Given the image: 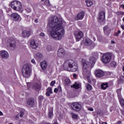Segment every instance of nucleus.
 <instances>
[{
  "label": "nucleus",
  "instance_id": "obj_24",
  "mask_svg": "<svg viewBox=\"0 0 124 124\" xmlns=\"http://www.w3.org/2000/svg\"><path fill=\"white\" fill-rule=\"evenodd\" d=\"M42 58H43V55L40 52H38L36 54V59H37V60H41Z\"/></svg>",
  "mask_w": 124,
  "mask_h": 124
},
{
  "label": "nucleus",
  "instance_id": "obj_7",
  "mask_svg": "<svg viewBox=\"0 0 124 124\" xmlns=\"http://www.w3.org/2000/svg\"><path fill=\"white\" fill-rule=\"evenodd\" d=\"M27 84L29 90H31V89H33V90H38L40 89V85L38 83H34L31 84L30 82H28Z\"/></svg>",
  "mask_w": 124,
  "mask_h": 124
},
{
  "label": "nucleus",
  "instance_id": "obj_1",
  "mask_svg": "<svg viewBox=\"0 0 124 124\" xmlns=\"http://www.w3.org/2000/svg\"><path fill=\"white\" fill-rule=\"evenodd\" d=\"M48 27L50 29L48 32L51 37L55 40H62L65 33L62 19L56 16H51L48 20Z\"/></svg>",
  "mask_w": 124,
  "mask_h": 124
},
{
  "label": "nucleus",
  "instance_id": "obj_11",
  "mask_svg": "<svg viewBox=\"0 0 124 124\" xmlns=\"http://www.w3.org/2000/svg\"><path fill=\"white\" fill-rule=\"evenodd\" d=\"M84 45L85 46H87V47H93V46L94 45V43H93V42L92 40L89 38H87L85 39L84 42Z\"/></svg>",
  "mask_w": 124,
  "mask_h": 124
},
{
  "label": "nucleus",
  "instance_id": "obj_13",
  "mask_svg": "<svg viewBox=\"0 0 124 124\" xmlns=\"http://www.w3.org/2000/svg\"><path fill=\"white\" fill-rule=\"evenodd\" d=\"M65 55V51L63 48H60L58 51V56L59 58H63Z\"/></svg>",
  "mask_w": 124,
  "mask_h": 124
},
{
  "label": "nucleus",
  "instance_id": "obj_54",
  "mask_svg": "<svg viewBox=\"0 0 124 124\" xmlns=\"http://www.w3.org/2000/svg\"><path fill=\"white\" fill-rule=\"evenodd\" d=\"M111 44H115V41H111Z\"/></svg>",
  "mask_w": 124,
  "mask_h": 124
},
{
  "label": "nucleus",
  "instance_id": "obj_41",
  "mask_svg": "<svg viewBox=\"0 0 124 124\" xmlns=\"http://www.w3.org/2000/svg\"><path fill=\"white\" fill-rule=\"evenodd\" d=\"M40 36H42V37H44V36H45V34L43 32H41L40 33Z\"/></svg>",
  "mask_w": 124,
  "mask_h": 124
},
{
  "label": "nucleus",
  "instance_id": "obj_21",
  "mask_svg": "<svg viewBox=\"0 0 124 124\" xmlns=\"http://www.w3.org/2000/svg\"><path fill=\"white\" fill-rule=\"evenodd\" d=\"M22 36L24 37H29L31 35V31H24L22 33Z\"/></svg>",
  "mask_w": 124,
  "mask_h": 124
},
{
  "label": "nucleus",
  "instance_id": "obj_33",
  "mask_svg": "<svg viewBox=\"0 0 124 124\" xmlns=\"http://www.w3.org/2000/svg\"><path fill=\"white\" fill-rule=\"evenodd\" d=\"M47 92H48L49 93H52L53 92L52 91V88L49 87L47 88Z\"/></svg>",
  "mask_w": 124,
  "mask_h": 124
},
{
  "label": "nucleus",
  "instance_id": "obj_3",
  "mask_svg": "<svg viewBox=\"0 0 124 124\" xmlns=\"http://www.w3.org/2000/svg\"><path fill=\"white\" fill-rule=\"evenodd\" d=\"M63 68L67 71L71 70L72 72H75L78 69V65L75 61L72 60H68L64 63Z\"/></svg>",
  "mask_w": 124,
  "mask_h": 124
},
{
  "label": "nucleus",
  "instance_id": "obj_20",
  "mask_svg": "<svg viewBox=\"0 0 124 124\" xmlns=\"http://www.w3.org/2000/svg\"><path fill=\"white\" fill-rule=\"evenodd\" d=\"M28 105L31 106V107H32V106H34L35 105V103L34 102V100L33 99H29L27 102Z\"/></svg>",
  "mask_w": 124,
  "mask_h": 124
},
{
  "label": "nucleus",
  "instance_id": "obj_6",
  "mask_svg": "<svg viewBox=\"0 0 124 124\" xmlns=\"http://www.w3.org/2000/svg\"><path fill=\"white\" fill-rule=\"evenodd\" d=\"M101 61L103 63H108L111 61V55L110 53H105L102 56Z\"/></svg>",
  "mask_w": 124,
  "mask_h": 124
},
{
  "label": "nucleus",
  "instance_id": "obj_57",
  "mask_svg": "<svg viewBox=\"0 0 124 124\" xmlns=\"http://www.w3.org/2000/svg\"><path fill=\"white\" fill-rule=\"evenodd\" d=\"M53 124H58V123L55 122V123H54Z\"/></svg>",
  "mask_w": 124,
  "mask_h": 124
},
{
  "label": "nucleus",
  "instance_id": "obj_60",
  "mask_svg": "<svg viewBox=\"0 0 124 124\" xmlns=\"http://www.w3.org/2000/svg\"><path fill=\"white\" fill-rule=\"evenodd\" d=\"M123 20L124 21V18H123Z\"/></svg>",
  "mask_w": 124,
  "mask_h": 124
},
{
  "label": "nucleus",
  "instance_id": "obj_32",
  "mask_svg": "<svg viewBox=\"0 0 124 124\" xmlns=\"http://www.w3.org/2000/svg\"><path fill=\"white\" fill-rule=\"evenodd\" d=\"M116 15L121 16V15H124V12L122 11L117 12L116 13Z\"/></svg>",
  "mask_w": 124,
  "mask_h": 124
},
{
  "label": "nucleus",
  "instance_id": "obj_35",
  "mask_svg": "<svg viewBox=\"0 0 124 124\" xmlns=\"http://www.w3.org/2000/svg\"><path fill=\"white\" fill-rule=\"evenodd\" d=\"M116 62H112L110 63V65L111 66H112V67H114V66H116Z\"/></svg>",
  "mask_w": 124,
  "mask_h": 124
},
{
  "label": "nucleus",
  "instance_id": "obj_29",
  "mask_svg": "<svg viewBox=\"0 0 124 124\" xmlns=\"http://www.w3.org/2000/svg\"><path fill=\"white\" fill-rule=\"evenodd\" d=\"M85 2L87 4V6L90 7L93 5V2L89 0H85Z\"/></svg>",
  "mask_w": 124,
  "mask_h": 124
},
{
  "label": "nucleus",
  "instance_id": "obj_34",
  "mask_svg": "<svg viewBox=\"0 0 124 124\" xmlns=\"http://www.w3.org/2000/svg\"><path fill=\"white\" fill-rule=\"evenodd\" d=\"M72 118H73V119H77V118H78V115H77L74 113H72Z\"/></svg>",
  "mask_w": 124,
  "mask_h": 124
},
{
  "label": "nucleus",
  "instance_id": "obj_48",
  "mask_svg": "<svg viewBox=\"0 0 124 124\" xmlns=\"http://www.w3.org/2000/svg\"><path fill=\"white\" fill-rule=\"evenodd\" d=\"M31 62L32 63H35V61H34V59H32Z\"/></svg>",
  "mask_w": 124,
  "mask_h": 124
},
{
  "label": "nucleus",
  "instance_id": "obj_22",
  "mask_svg": "<svg viewBox=\"0 0 124 124\" xmlns=\"http://www.w3.org/2000/svg\"><path fill=\"white\" fill-rule=\"evenodd\" d=\"M53 108L49 107L48 108V116L49 118H52L53 117Z\"/></svg>",
  "mask_w": 124,
  "mask_h": 124
},
{
  "label": "nucleus",
  "instance_id": "obj_2",
  "mask_svg": "<svg viewBox=\"0 0 124 124\" xmlns=\"http://www.w3.org/2000/svg\"><path fill=\"white\" fill-rule=\"evenodd\" d=\"M81 62L82 63V74L84 76H86L88 82L92 83L91 77H92V73H91V65L90 62H88L85 59H82Z\"/></svg>",
  "mask_w": 124,
  "mask_h": 124
},
{
  "label": "nucleus",
  "instance_id": "obj_45",
  "mask_svg": "<svg viewBox=\"0 0 124 124\" xmlns=\"http://www.w3.org/2000/svg\"><path fill=\"white\" fill-rule=\"evenodd\" d=\"M46 96H50V93L49 92H46Z\"/></svg>",
  "mask_w": 124,
  "mask_h": 124
},
{
  "label": "nucleus",
  "instance_id": "obj_26",
  "mask_svg": "<svg viewBox=\"0 0 124 124\" xmlns=\"http://www.w3.org/2000/svg\"><path fill=\"white\" fill-rule=\"evenodd\" d=\"M80 84L76 82L74 84L71 85V88H74L75 89L77 90L78 89H79V88H80Z\"/></svg>",
  "mask_w": 124,
  "mask_h": 124
},
{
  "label": "nucleus",
  "instance_id": "obj_49",
  "mask_svg": "<svg viewBox=\"0 0 124 124\" xmlns=\"http://www.w3.org/2000/svg\"><path fill=\"white\" fill-rule=\"evenodd\" d=\"M54 92V93H58V89L55 88Z\"/></svg>",
  "mask_w": 124,
  "mask_h": 124
},
{
  "label": "nucleus",
  "instance_id": "obj_25",
  "mask_svg": "<svg viewBox=\"0 0 124 124\" xmlns=\"http://www.w3.org/2000/svg\"><path fill=\"white\" fill-rule=\"evenodd\" d=\"M98 56V54H97V53H96L94 57H92L90 58V62H95V61H96V58H97Z\"/></svg>",
  "mask_w": 124,
  "mask_h": 124
},
{
  "label": "nucleus",
  "instance_id": "obj_31",
  "mask_svg": "<svg viewBox=\"0 0 124 124\" xmlns=\"http://www.w3.org/2000/svg\"><path fill=\"white\" fill-rule=\"evenodd\" d=\"M45 4L47 6H50V5H51V4L50 3V1H49V0H46L45 1Z\"/></svg>",
  "mask_w": 124,
  "mask_h": 124
},
{
  "label": "nucleus",
  "instance_id": "obj_43",
  "mask_svg": "<svg viewBox=\"0 0 124 124\" xmlns=\"http://www.w3.org/2000/svg\"><path fill=\"white\" fill-rule=\"evenodd\" d=\"M107 29H108V26H106L104 27V31H106V30H107Z\"/></svg>",
  "mask_w": 124,
  "mask_h": 124
},
{
  "label": "nucleus",
  "instance_id": "obj_23",
  "mask_svg": "<svg viewBox=\"0 0 124 124\" xmlns=\"http://www.w3.org/2000/svg\"><path fill=\"white\" fill-rule=\"evenodd\" d=\"M9 45L12 48H15L16 46V42L15 40H12L9 42Z\"/></svg>",
  "mask_w": 124,
  "mask_h": 124
},
{
  "label": "nucleus",
  "instance_id": "obj_30",
  "mask_svg": "<svg viewBox=\"0 0 124 124\" xmlns=\"http://www.w3.org/2000/svg\"><path fill=\"white\" fill-rule=\"evenodd\" d=\"M86 88H87V90H88V91H91V90L93 89V87H92V86L88 83L86 84Z\"/></svg>",
  "mask_w": 124,
  "mask_h": 124
},
{
  "label": "nucleus",
  "instance_id": "obj_58",
  "mask_svg": "<svg viewBox=\"0 0 124 124\" xmlns=\"http://www.w3.org/2000/svg\"><path fill=\"white\" fill-rule=\"evenodd\" d=\"M16 118H18V117H19V115H17L16 116Z\"/></svg>",
  "mask_w": 124,
  "mask_h": 124
},
{
  "label": "nucleus",
  "instance_id": "obj_16",
  "mask_svg": "<svg viewBox=\"0 0 124 124\" xmlns=\"http://www.w3.org/2000/svg\"><path fill=\"white\" fill-rule=\"evenodd\" d=\"M85 16V12H82L78 14L77 16L75 17V20L77 21L78 20H82Z\"/></svg>",
  "mask_w": 124,
  "mask_h": 124
},
{
  "label": "nucleus",
  "instance_id": "obj_38",
  "mask_svg": "<svg viewBox=\"0 0 124 124\" xmlns=\"http://www.w3.org/2000/svg\"><path fill=\"white\" fill-rule=\"evenodd\" d=\"M24 114L25 113H24V112L21 111L20 113L19 116L20 117V118H23V116H24Z\"/></svg>",
  "mask_w": 124,
  "mask_h": 124
},
{
  "label": "nucleus",
  "instance_id": "obj_51",
  "mask_svg": "<svg viewBox=\"0 0 124 124\" xmlns=\"http://www.w3.org/2000/svg\"><path fill=\"white\" fill-rule=\"evenodd\" d=\"M76 52H79L80 51V49L79 48H76L75 49Z\"/></svg>",
  "mask_w": 124,
  "mask_h": 124
},
{
  "label": "nucleus",
  "instance_id": "obj_28",
  "mask_svg": "<svg viewBox=\"0 0 124 124\" xmlns=\"http://www.w3.org/2000/svg\"><path fill=\"white\" fill-rule=\"evenodd\" d=\"M108 87H109V86H108V83H103L101 85V88L103 89V90H106V89H107V88H108Z\"/></svg>",
  "mask_w": 124,
  "mask_h": 124
},
{
  "label": "nucleus",
  "instance_id": "obj_27",
  "mask_svg": "<svg viewBox=\"0 0 124 124\" xmlns=\"http://www.w3.org/2000/svg\"><path fill=\"white\" fill-rule=\"evenodd\" d=\"M71 81L69 78H66L64 80V83L66 86H69Z\"/></svg>",
  "mask_w": 124,
  "mask_h": 124
},
{
  "label": "nucleus",
  "instance_id": "obj_10",
  "mask_svg": "<svg viewBox=\"0 0 124 124\" xmlns=\"http://www.w3.org/2000/svg\"><path fill=\"white\" fill-rule=\"evenodd\" d=\"M98 20L100 23H104V21H105V13L104 12L101 11L99 13Z\"/></svg>",
  "mask_w": 124,
  "mask_h": 124
},
{
  "label": "nucleus",
  "instance_id": "obj_52",
  "mask_svg": "<svg viewBox=\"0 0 124 124\" xmlns=\"http://www.w3.org/2000/svg\"><path fill=\"white\" fill-rule=\"evenodd\" d=\"M3 113H2V112L0 111V116H3Z\"/></svg>",
  "mask_w": 124,
  "mask_h": 124
},
{
  "label": "nucleus",
  "instance_id": "obj_17",
  "mask_svg": "<svg viewBox=\"0 0 124 124\" xmlns=\"http://www.w3.org/2000/svg\"><path fill=\"white\" fill-rule=\"evenodd\" d=\"M30 46L32 49H36L38 47V44L35 42L34 40H31L30 42Z\"/></svg>",
  "mask_w": 124,
  "mask_h": 124
},
{
  "label": "nucleus",
  "instance_id": "obj_14",
  "mask_svg": "<svg viewBox=\"0 0 124 124\" xmlns=\"http://www.w3.org/2000/svg\"><path fill=\"white\" fill-rule=\"evenodd\" d=\"M117 93L119 96V99L120 103L122 107H124V99L123 98L121 97V90H118L117 91Z\"/></svg>",
  "mask_w": 124,
  "mask_h": 124
},
{
  "label": "nucleus",
  "instance_id": "obj_46",
  "mask_svg": "<svg viewBox=\"0 0 124 124\" xmlns=\"http://www.w3.org/2000/svg\"><path fill=\"white\" fill-rule=\"evenodd\" d=\"M73 76L74 78H76V77H77V75L76 74H74L73 75Z\"/></svg>",
  "mask_w": 124,
  "mask_h": 124
},
{
  "label": "nucleus",
  "instance_id": "obj_36",
  "mask_svg": "<svg viewBox=\"0 0 124 124\" xmlns=\"http://www.w3.org/2000/svg\"><path fill=\"white\" fill-rule=\"evenodd\" d=\"M46 50H47V51H51L52 47H51V46H48L46 47Z\"/></svg>",
  "mask_w": 124,
  "mask_h": 124
},
{
  "label": "nucleus",
  "instance_id": "obj_19",
  "mask_svg": "<svg viewBox=\"0 0 124 124\" xmlns=\"http://www.w3.org/2000/svg\"><path fill=\"white\" fill-rule=\"evenodd\" d=\"M41 67L43 70H45L48 66V62L46 61H43L40 63Z\"/></svg>",
  "mask_w": 124,
  "mask_h": 124
},
{
  "label": "nucleus",
  "instance_id": "obj_4",
  "mask_svg": "<svg viewBox=\"0 0 124 124\" xmlns=\"http://www.w3.org/2000/svg\"><path fill=\"white\" fill-rule=\"evenodd\" d=\"M31 71L32 70L31 65L29 64H25L22 70L23 77L26 79L30 78L31 77Z\"/></svg>",
  "mask_w": 124,
  "mask_h": 124
},
{
  "label": "nucleus",
  "instance_id": "obj_47",
  "mask_svg": "<svg viewBox=\"0 0 124 124\" xmlns=\"http://www.w3.org/2000/svg\"><path fill=\"white\" fill-rule=\"evenodd\" d=\"M121 28L122 29V30H124V25L122 24L121 25Z\"/></svg>",
  "mask_w": 124,
  "mask_h": 124
},
{
  "label": "nucleus",
  "instance_id": "obj_15",
  "mask_svg": "<svg viewBox=\"0 0 124 124\" xmlns=\"http://www.w3.org/2000/svg\"><path fill=\"white\" fill-rule=\"evenodd\" d=\"M0 55L2 59H7L9 57L8 52L5 50L1 51L0 52Z\"/></svg>",
  "mask_w": 124,
  "mask_h": 124
},
{
  "label": "nucleus",
  "instance_id": "obj_5",
  "mask_svg": "<svg viewBox=\"0 0 124 124\" xmlns=\"http://www.w3.org/2000/svg\"><path fill=\"white\" fill-rule=\"evenodd\" d=\"M11 6L16 11H20L22 9V3L19 1L12 2Z\"/></svg>",
  "mask_w": 124,
  "mask_h": 124
},
{
  "label": "nucleus",
  "instance_id": "obj_50",
  "mask_svg": "<svg viewBox=\"0 0 124 124\" xmlns=\"http://www.w3.org/2000/svg\"><path fill=\"white\" fill-rule=\"evenodd\" d=\"M34 22L36 23V24H37V23H38V20H37V19H35V20H34Z\"/></svg>",
  "mask_w": 124,
  "mask_h": 124
},
{
  "label": "nucleus",
  "instance_id": "obj_56",
  "mask_svg": "<svg viewBox=\"0 0 124 124\" xmlns=\"http://www.w3.org/2000/svg\"><path fill=\"white\" fill-rule=\"evenodd\" d=\"M102 124H107V123H106V122H104V123H103Z\"/></svg>",
  "mask_w": 124,
  "mask_h": 124
},
{
  "label": "nucleus",
  "instance_id": "obj_18",
  "mask_svg": "<svg viewBox=\"0 0 124 124\" xmlns=\"http://www.w3.org/2000/svg\"><path fill=\"white\" fill-rule=\"evenodd\" d=\"M20 18V16L18 14L13 13L11 15V19L14 21H18Z\"/></svg>",
  "mask_w": 124,
  "mask_h": 124
},
{
  "label": "nucleus",
  "instance_id": "obj_59",
  "mask_svg": "<svg viewBox=\"0 0 124 124\" xmlns=\"http://www.w3.org/2000/svg\"><path fill=\"white\" fill-rule=\"evenodd\" d=\"M122 70L124 71V66H123Z\"/></svg>",
  "mask_w": 124,
  "mask_h": 124
},
{
  "label": "nucleus",
  "instance_id": "obj_44",
  "mask_svg": "<svg viewBox=\"0 0 124 124\" xmlns=\"http://www.w3.org/2000/svg\"><path fill=\"white\" fill-rule=\"evenodd\" d=\"M88 110H89V111H93V108H88Z\"/></svg>",
  "mask_w": 124,
  "mask_h": 124
},
{
  "label": "nucleus",
  "instance_id": "obj_40",
  "mask_svg": "<svg viewBox=\"0 0 124 124\" xmlns=\"http://www.w3.org/2000/svg\"><path fill=\"white\" fill-rule=\"evenodd\" d=\"M56 83V81H53L50 83V86H52V87L54 86V85Z\"/></svg>",
  "mask_w": 124,
  "mask_h": 124
},
{
  "label": "nucleus",
  "instance_id": "obj_61",
  "mask_svg": "<svg viewBox=\"0 0 124 124\" xmlns=\"http://www.w3.org/2000/svg\"><path fill=\"white\" fill-rule=\"evenodd\" d=\"M41 1H44V0H41Z\"/></svg>",
  "mask_w": 124,
  "mask_h": 124
},
{
  "label": "nucleus",
  "instance_id": "obj_53",
  "mask_svg": "<svg viewBox=\"0 0 124 124\" xmlns=\"http://www.w3.org/2000/svg\"><path fill=\"white\" fill-rule=\"evenodd\" d=\"M121 7H122V8H123V9H124V4H121Z\"/></svg>",
  "mask_w": 124,
  "mask_h": 124
},
{
  "label": "nucleus",
  "instance_id": "obj_39",
  "mask_svg": "<svg viewBox=\"0 0 124 124\" xmlns=\"http://www.w3.org/2000/svg\"><path fill=\"white\" fill-rule=\"evenodd\" d=\"M43 96H39V97H38V99L39 100V101H42V100H43Z\"/></svg>",
  "mask_w": 124,
  "mask_h": 124
},
{
  "label": "nucleus",
  "instance_id": "obj_9",
  "mask_svg": "<svg viewBox=\"0 0 124 124\" xmlns=\"http://www.w3.org/2000/svg\"><path fill=\"white\" fill-rule=\"evenodd\" d=\"M74 34L75 37L77 41H80L84 36V33L81 31H76Z\"/></svg>",
  "mask_w": 124,
  "mask_h": 124
},
{
  "label": "nucleus",
  "instance_id": "obj_37",
  "mask_svg": "<svg viewBox=\"0 0 124 124\" xmlns=\"http://www.w3.org/2000/svg\"><path fill=\"white\" fill-rule=\"evenodd\" d=\"M26 11H27V12H28V13H30L31 12V10L30 8H27L26 9Z\"/></svg>",
  "mask_w": 124,
  "mask_h": 124
},
{
  "label": "nucleus",
  "instance_id": "obj_12",
  "mask_svg": "<svg viewBox=\"0 0 124 124\" xmlns=\"http://www.w3.org/2000/svg\"><path fill=\"white\" fill-rule=\"evenodd\" d=\"M95 75L96 77L100 78V77H103L104 76V72L100 69L96 70L95 71Z\"/></svg>",
  "mask_w": 124,
  "mask_h": 124
},
{
  "label": "nucleus",
  "instance_id": "obj_8",
  "mask_svg": "<svg viewBox=\"0 0 124 124\" xmlns=\"http://www.w3.org/2000/svg\"><path fill=\"white\" fill-rule=\"evenodd\" d=\"M71 108L73 110L78 111L82 109V106L81 105V104L78 102H75L72 104Z\"/></svg>",
  "mask_w": 124,
  "mask_h": 124
},
{
  "label": "nucleus",
  "instance_id": "obj_42",
  "mask_svg": "<svg viewBox=\"0 0 124 124\" xmlns=\"http://www.w3.org/2000/svg\"><path fill=\"white\" fill-rule=\"evenodd\" d=\"M120 33H121V31L119 30L117 33L115 34L116 36H119V34H120Z\"/></svg>",
  "mask_w": 124,
  "mask_h": 124
},
{
  "label": "nucleus",
  "instance_id": "obj_55",
  "mask_svg": "<svg viewBox=\"0 0 124 124\" xmlns=\"http://www.w3.org/2000/svg\"><path fill=\"white\" fill-rule=\"evenodd\" d=\"M121 121H118L117 123V124H121Z\"/></svg>",
  "mask_w": 124,
  "mask_h": 124
}]
</instances>
